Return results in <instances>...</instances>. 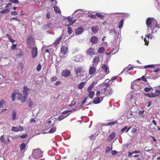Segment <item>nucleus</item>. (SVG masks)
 Returning <instances> with one entry per match:
<instances>
[{
  "label": "nucleus",
  "instance_id": "nucleus-1",
  "mask_svg": "<svg viewBox=\"0 0 160 160\" xmlns=\"http://www.w3.org/2000/svg\"><path fill=\"white\" fill-rule=\"evenodd\" d=\"M30 89L27 86H24L23 90L22 91L23 93L25 95L22 97V94L20 93L18 94V98L22 102L24 103L26 99L28 97V95L29 93Z\"/></svg>",
  "mask_w": 160,
  "mask_h": 160
},
{
  "label": "nucleus",
  "instance_id": "nucleus-2",
  "mask_svg": "<svg viewBox=\"0 0 160 160\" xmlns=\"http://www.w3.org/2000/svg\"><path fill=\"white\" fill-rule=\"evenodd\" d=\"M26 41L27 46L30 48H32L35 44V41L31 35H29L28 36L26 39Z\"/></svg>",
  "mask_w": 160,
  "mask_h": 160
},
{
  "label": "nucleus",
  "instance_id": "nucleus-3",
  "mask_svg": "<svg viewBox=\"0 0 160 160\" xmlns=\"http://www.w3.org/2000/svg\"><path fill=\"white\" fill-rule=\"evenodd\" d=\"M145 95L148 97L152 98H154L156 97H160V90L156 89L154 92H152L150 93H146Z\"/></svg>",
  "mask_w": 160,
  "mask_h": 160
},
{
  "label": "nucleus",
  "instance_id": "nucleus-4",
  "mask_svg": "<svg viewBox=\"0 0 160 160\" xmlns=\"http://www.w3.org/2000/svg\"><path fill=\"white\" fill-rule=\"evenodd\" d=\"M32 156L34 159H38L42 157V153L39 149L34 150L33 152Z\"/></svg>",
  "mask_w": 160,
  "mask_h": 160
},
{
  "label": "nucleus",
  "instance_id": "nucleus-5",
  "mask_svg": "<svg viewBox=\"0 0 160 160\" xmlns=\"http://www.w3.org/2000/svg\"><path fill=\"white\" fill-rule=\"evenodd\" d=\"M155 19L152 18H148L146 20V24L147 28H151L153 25V22Z\"/></svg>",
  "mask_w": 160,
  "mask_h": 160
},
{
  "label": "nucleus",
  "instance_id": "nucleus-6",
  "mask_svg": "<svg viewBox=\"0 0 160 160\" xmlns=\"http://www.w3.org/2000/svg\"><path fill=\"white\" fill-rule=\"evenodd\" d=\"M87 55L92 56L95 54V49L92 47L90 48L86 51Z\"/></svg>",
  "mask_w": 160,
  "mask_h": 160
},
{
  "label": "nucleus",
  "instance_id": "nucleus-7",
  "mask_svg": "<svg viewBox=\"0 0 160 160\" xmlns=\"http://www.w3.org/2000/svg\"><path fill=\"white\" fill-rule=\"evenodd\" d=\"M107 88H103V90L104 91V93L105 94L106 96H108L111 95L113 92V91L112 88H109L108 90H107Z\"/></svg>",
  "mask_w": 160,
  "mask_h": 160
},
{
  "label": "nucleus",
  "instance_id": "nucleus-8",
  "mask_svg": "<svg viewBox=\"0 0 160 160\" xmlns=\"http://www.w3.org/2000/svg\"><path fill=\"white\" fill-rule=\"evenodd\" d=\"M68 48L67 46L62 45L61 48V52L63 55H65L68 52Z\"/></svg>",
  "mask_w": 160,
  "mask_h": 160
},
{
  "label": "nucleus",
  "instance_id": "nucleus-9",
  "mask_svg": "<svg viewBox=\"0 0 160 160\" xmlns=\"http://www.w3.org/2000/svg\"><path fill=\"white\" fill-rule=\"evenodd\" d=\"M82 71V68L81 67H78L77 68H75L74 69V72L75 74L77 75L76 77V78H78L80 75H78V74H80Z\"/></svg>",
  "mask_w": 160,
  "mask_h": 160
},
{
  "label": "nucleus",
  "instance_id": "nucleus-10",
  "mask_svg": "<svg viewBox=\"0 0 160 160\" xmlns=\"http://www.w3.org/2000/svg\"><path fill=\"white\" fill-rule=\"evenodd\" d=\"M32 57V58H35L37 55L38 48L36 47H34L32 48L31 51Z\"/></svg>",
  "mask_w": 160,
  "mask_h": 160
},
{
  "label": "nucleus",
  "instance_id": "nucleus-11",
  "mask_svg": "<svg viewBox=\"0 0 160 160\" xmlns=\"http://www.w3.org/2000/svg\"><path fill=\"white\" fill-rule=\"evenodd\" d=\"M100 62V58L99 56H96L93 58L92 61V66H97Z\"/></svg>",
  "mask_w": 160,
  "mask_h": 160
},
{
  "label": "nucleus",
  "instance_id": "nucleus-12",
  "mask_svg": "<svg viewBox=\"0 0 160 160\" xmlns=\"http://www.w3.org/2000/svg\"><path fill=\"white\" fill-rule=\"evenodd\" d=\"M104 97H96L93 101V103L95 104H97L100 103L103 100Z\"/></svg>",
  "mask_w": 160,
  "mask_h": 160
},
{
  "label": "nucleus",
  "instance_id": "nucleus-13",
  "mask_svg": "<svg viewBox=\"0 0 160 160\" xmlns=\"http://www.w3.org/2000/svg\"><path fill=\"white\" fill-rule=\"evenodd\" d=\"M96 66H90L89 69V74L90 75H93L96 72Z\"/></svg>",
  "mask_w": 160,
  "mask_h": 160
},
{
  "label": "nucleus",
  "instance_id": "nucleus-14",
  "mask_svg": "<svg viewBox=\"0 0 160 160\" xmlns=\"http://www.w3.org/2000/svg\"><path fill=\"white\" fill-rule=\"evenodd\" d=\"M62 75L63 77L66 78L68 77L70 74V72L68 69L63 70L61 72Z\"/></svg>",
  "mask_w": 160,
  "mask_h": 160
},
{
  "label": "nucleus",
  "instance_id": "nucleus-15",
  "mask_svg": "<svg viewBox=\"0 0 160 160\" xmlns=\"http://www.w3.org/2000/svg\"><path fill=\"white\" fill-rule=\"evenodd\" d=\"M23 127L21 126L17 127L13 126L11 130L12 131H15V132H17L19 131H22L23 130Z\"/></svg>",
  "mask_w": 160,
  "mask_h": 160
},
{
  "label": "nucleus",
  "instance_id": "nucleus-16",
  "mask_svg": "<svg viewBox=\"0 0 160 160\" xmlns=\"http://www.w3.org/2000/svg\"><path fill=\"white\" fill-rule=\"evenodd\" d=\"M62 38V36L61 35L60 36V37L57 39L55 42H53L52 44L55 46L56 47L58 46V45L59 44V42H60Z\"/></svg>",
  "mask_w": 160,
  "mask_h": 160
},
{
  "label": "nucleus",
  "instance_id": "nucleus-17",
  "mask_svg": "<svg viewBox=\"0 0 160 160\" xmlns=\"http://www.w3.org/2000/svg\"><path fill=\"white\" fill-rule=\"evenodd\" d=\"M67 19H68V22H69V24L67 25L68 26H70L72 25L76 22L75 20H73L72 17H68L67 18Z\"/></svg>",
  "mask_w": 160,
  "mask_h": 160
},
{
  "label": "nucleus",
  "instance_id": "nucleus-18",
  "mask_svg": "<svg viewBox=\"0 0 160 160\" xmlns=\"http://www.w3.org/2000/svg\"><path fill=\"white\" fill-rule=\"evenodd\" d=\"M102 69L104 71V72L106 74H108L109 72V68L105 64H103L102 66Z\"/></svg>",
  "mask_w": 160,
  "mask_h": 160
},
{
  "label": "nucleus",
  "instance_id": "nucleus-19",
  "mask_svg": "<svg viewBox=\"0 0 160 160\" xmlns=\"http://www.w3.org/2000/svg\"><path fill=\"white\" fill-rule=\"evenodd\" d=\"M83 28L82 27H79L76 29L75 33L76 34L79 35L83 32Z\"/></svg>",
  "mask_w": 160,
  "mask_h": 160
},
{
  "label": "nucleus",
  "instance_id": "nucleus-20",
  "mask_svg": "<svg viewBox=\"0 0 160 160\" xmlns=\"http://www.w3.org/2000/svg\"><path fill=\"white\" fill-rule=\"evenodd\" d=\"M115 133L113 132L110 134L107 138V141L108 142H111L115 137Z\"/></svg>",
  "mask_w": 160,
  "mask_h": 160
},
{
  "label": "nucleus",
  "instance_id": "nucleus-21",
  "mask_svg": "<svg viewBox=\"0 0 160 160\" xmlns=\"http://www.w3.org/2000/svg\"><path fill=\"white\" fill-rule=\"evenodd\" d=\"M98 40V38L96 36H92L91 38L90 41L92 44L96 43Z\"/></svg>",
  "mask_w": 160,
  "mask_h": 160
},
{
  "label": "nucleus",
  "instance_id": "nucleus-22",
  "mask_svg": "<svg viewBox=\"0 0 160 160\" xmlns=\"http://www.w3.org/2000/svg\"><path fill=\"white\" fill-rule=\"evenodd\" d=\"M55 123H53L51 125L53 127L49 130V133H53L56 131L57 130V128L56 127H54Z\"/></svg>",
  "mask_w": 160,
  "mask_h": 160
},
{
  "label": "nucleus",
  "instance_id": "nucleus-23",
  "mask_svg": "<svg viewBox=\"0 0 160 160\" xmlns=\"http://www.w3.org/2000/svg\"><path fill=\"white\" fill-rule=\"evenodd\" d=\"M118 123L116 121H114L110 122L108 123H106L105 124V126H113L115 124H117Z\"/></svg>",
  "mask_w": 160,
  "mask_h": 160
},
{
  "label": "nucleus",
  "instance_id": "nucleus-24",
  "mask_svg": "<svg viewBox=\"0 0 160 160\" xmlns=\"http://www.w3.org/2000/svg\"><path fill=\"white\" fill-rule=\"evenodd\" d=\"M91 29L93 32L96 33L98 31L99 28L97 26H93L91 28Z\"/></svg>",
  "mask_w": 160,
  "mask_h": 160
},
{
  "label": "nucleus",
  "instance_id": "nucleus-25",
  "mask_svg": "<svg viewBox=\"0 0 160 160\" xmlns=\"http://www.w3.org/2000/svg\"><path fill=\"white\" fill-rule=\"evenodd\" d=\"M96 83L95 82H93L88 87L87 89V91L88 92H90L91 91L92 89L93 88L94 85H95Z\"/></svg>",
  "mask_w": 160,
  "mask_h": 160
},
{
  "label": "nucleus",
  "instance_id": "nucleus-26",
  "mask_svg": "<svg viewBox=\"0 0 160 160\" xmlns=\"http://www.w3.org/2000/svg\"><path fill=\"white\" fill-rule=\"evenodd\" d=\"M96 17H97L98 18H99L102 20H104L105 16L101 14L100 13L97 12L96 14Z\"/></svg>",
  "mask_w": 160,
  "mask_h": 160
},
{
  "label": "nucleus",
  "instance_id": "nucleus-27",
  "mask_svg": "<svg viewBox=\"0 0 160 160\" xmlns=\"http://www.w3.org/2000/svg\"><path fill=\"white\" fill-rule=\"evenodd\" d=\"M12 120H14L16 119L17 116V112L15 110H13L12 112Z\"/></svg>",
  "mask_w": 160,
  "mask_h": 160
},
{
  "label": "nucleus",
  "instance_id": "nucleus-28",
  "mask_svg": "<svg viewBox=\"0 0 160 160\" xmlns=\"http://www.w3.org/2000/svg\"><path fill=\"white\" fill-rule=\"evenodd\" d=\"M69 115V114H68L67 115H64L63 114H62L61 115H60L58 118V120L59 121H61L64 119L65 118H66Z\"/></svg>",
  "mask_w": 160,
  "mask_h": 160
},
{
  "label": "nucleus",
  "instance_id": "nucleus-29",
  "mask_svg": "<svg viewBox=\"0 0 160 160\" xmlns=\"http://www.w3.org/2000/svg\"><path fill=\"white\" fill-rule=\"evenodd\" d=\"M26 147V144L24 143H22L20 146V150L21 151H23L24 150Z\"/></svg>",
  "mask_w": 160,
  "mask_h": 160
},
{
  "label": "nucleus",
  "instance_id": "nucleus-30",
  "mask_svg": "<svg viewBox=\"0 0 160 160\" xmlns=\"http://www.w3.org/2000/svg\"><path fill=\"white\" fill-rule=\"evenodd\" d=\"M53 8L55 12L56 13H58L60 14L61 13V11L58 7L57 6H54L53 7Z\"/></svg>",
  "mask_w": 160,
  "mask_h": 160
},
{
  "label": "nucleus",
  "instance_id": "nucleus-31",
  "mask_svg": "<svg viewBox=\"0 0 160 160\" xmlns=\"http://www.w3.org/2000/svg\"><path fill=\"white\" fill-rule=\"evenodd\" d=\"M124 23V20L122 19L118 22V28L120 30L122 28Z\"/></svg>",
  "mask_w": 160,
  "mask_h": 160
},
{
  "label": "nucleus",
  "instance_id": "nucleus-32",
  "mask_svg": "<svg viewBox=\"0 0 160 160\" xmlns=\"http://www.w3.org/2000/svg\"><path fill=\"white\" fill-rule=\"evenodd\" d=\"M76 108H77L76 109H75L73 110H66L62 113V114H63L64 115V114H68L69 112H72V111H76L78 109H80V108H78L77 107Z\"/></svg>",
  "mask_w": 160,
  "mask_h": 160
},
{
  "label": "nucleus",
  "instance_id": "nucleus-33",
  "mask_svg": "<svg viewBox=\"0 0 160 160\" xmlns=\"http://www.w3.org/2000/svg\"><path fill=\"white\" fill-rule=\"evenodd\" d=\"M89 92V97L91 98L92 99L93 98V97L95 95V93L94 91H90V92Z\"/></svg>",
  "mask_w": 160,
  "mask_h": 160
},
{
  "label": "nucleus",
  "instance_id": "nucleus-34",
  "mask_svg": "<svg viewBox=\"0 0 160 160\" xmlns=\"http://www.w3.org/2000/svg\"><path fill=\"white\" fill-rule=\"evenodd\" d=\"M130 128H131L129 127V128L127 129V126H125L122 129V130L121 131V132H122V133L125 130H126L125 132H128V131L129 130Z\"/></svg>",
  "mask_w": 160,
  "mask_h": 160
},
{
  "label": "nucleus",
  "instance_id": "nucleus-35",
  "mask_svg": "<svg viewBox=\"0 0 160 160\" xmlns=\"http://www.w3.org/2000/svg\"><path fill=\"white\" fill-rule=\"evenodd\" d=\"M85 82H81L78 85V88L79 89H82L83 86L85 85Z\"/></svg>",
  "mask_w": 160,
  "mask_h": 160
},
{
  "label": "nucleus",
  "instance_id": "nucleus-36",
  "mask_svg": "<svg viewBox=\"0 0 160 160\" xmlns=\"http://www.w3.org/2000/svg\"><path fill=\"white\" fill-rule=\"evenodd\" d=\"M105 51V49L103 47H102L99 48L98 50V52L99 53H102L104 52Z\"/></svg>",
  "mask_w": 160,
  "mask_h": 160
},
{
  "label": "nucleus",
  "instance_id": "nucleus-37",
  "mask_svg": "<svg viewBox=\"0 0 160 160\" xmlns=\"http://www.w3.org/2000/svg\"><path fill=\"white\" fill-rule=\"evenodd\" d=\"M4 137L3 135L1 136L0 138V142L3 143H6V141L4 140Z\"/></svg>",
  "mask_w": 160,
  "mask_h": 160
},
{
  "label": "nucleus",
  "instance_id": "nucleus-38",
  "mask_svg": "<svg viewBox=\"0 0 160 160\" xmlns=\"http://www.w3.org/2000/svg\"><path fill=\"white\" fill-rule=\"evenodd\" d=\"M5 104L6 102L5 100L3 99L1 100L0 101V107H2Z\"/></svg>",
  "mask_w": 160,
  "mask_h": 160
},
{
  "label": "nucleus",
  "instance_id": "nucleus-39",
  "mask_svg": "<svg viewBox=\"0 0 160 160\" xmlns=\"http://www.w3.org/2000/svg\"><path fill=\"white\" fill-rule=\"evenodd\" d=\"M144 112V110L141 111L140 110L139 111L138 114L139 115L142 117V118H143L144 117V115H143Z\"/></svg>",
  "mask_w": 160,
  "mask_h": 160
},
{
  "label": "nucleus",
  "instance_id": "nucleus-40",
  "mask_svg": "<svg viewBox=\"0 0 160 160\" xmlns=\"http://www.w3.org/2000/svg\"><path fill=\"white\" fill-rule=\"evenodd\" d=\"M9 12V10L6 9L0 11V13L5 14L8 13Z\"/></svg>",
  "mask_w": 160,
  "mask_h": 160
},
{
  "label": "nucleus",
  "instance_id": "nucleus-41",
  "mask_svg": "<svg viewBox=\"0 0 160 160\" xmlns=\"http://www.w3.org/2000/svg\"><path fill=\"white\" fill-rule=\"evenodd\" d=\"M88 18H91L92 19H96V15H92V14H88L87 16Z\"/></svg>",
  "mask_w": 160,
  "mask_h": 160
},
{
  "label": "nucleus",
  "instance_id": "nucleus-42",
  "mask_svg": "<svg viewBox=\"0 0 160 160\" xmlns=\"http://www.w3.org/2000/svg\"><path fill=\"white\" fill-rule=\"evenodd\" d=\"M155 65H147L144 66V68H153L154 67Z\"/></svg>",
  "mask_w": 160,
  "mask_h": 160
},
{
  "label": "nucleus",
  "instance_id": "nucleus-43",
  "mask_svg": "<svg viewBox=\"0 0 160 160\" xmlns=\"http://www.w3.org/2000/svg\"><path fill=\"white\" fill-rule=\"evenodd\" d=\"M68 27V32L69 34H71L72 33L73 31H72V28L69 26Z\"/></svg>",
  "mask_w": 160,
  "mask_h": 160
},
{
  "label": "nucleus",
  "instance_id": "nucleus-44",
  "mask_svg": "<svg viewBox=\"0 0 160 160\" xmlns=\"http://www.w3.org/2000/svg\"><path fill=\"white\" fill-rule=\"evenodd\" d=\"M52 122V121H51V119H48V121L46 123V125H47V128H49V127H48V126H49V125L51 124Z\"/></svg>",
  "mask_w": 160,
  "mask_h": 160
},
{
  "label": "nucleus",
  "instance_id": "nucleus-45",
  "mask_svg": "<svg viewBox=\"0 0 160 160\" xmlns=\"http://www.w3.org/2000/svg\"><path fill=\"white\" fill-rule=\"evenodd\" d=\"M58 80V78L56 76L53 77L51 78V80L52 82L56 81Z\"/></svg>",
  "mask_w": 160,
  "mask_h": 160
},
{
  "label": "nucleus",
  "instance_id": "nucleus-46",
  "mask_svg": "<svg viewBox=\"0 0 160 160\" xmlns=\"http://www.w3.org/2000/svg\"><path fill=\"white\" fill-rule=\"evenodd\" d=\"M9 2L13 3H18L19 2L18 0H9Z\"/></svg>",
  "mask_w": 160,
  "mask_h": 160
},
{
  "label": "nucleus",
  "instance_id": "nucleus-47",
  "mask_svg": "<svg viewBox=\"0 0 160 160\" xmlns=\"http://www.w3.org/2000/svg\"><path fill=\"white\" fill-rule=\"evenodd\" d=\"M152 89V88L146 87L144 88V90L145 92H148L150 91Z\"/></svg>",
  "mask_w": 160,
  "mask_h": 160
},
{
  "label": "nucleus",
  "instance_id": "nucleus-48",
  "mask_svg": "<svg viewBox=\"0 0 160 160\" xmlns=\"http://www.w3.org/2000/svg\"><path fill=\"white\" fill-rule=\"evenodd\" d=\"M112 150V148H110L109 147H108L106 148V153H107L108 152H110Z\"/></svg>",
  "mask_w": 160,
  "mask_h": 160
},
{
  "label": "nucleus",
  "instance_id": "nucleus-49",
  "mask_svg": "<svg viewBox=\"0 0 160 160\" xmlns=\"http://www.w3.org/2000/svg\"><path fill=\"white\" fill-rule=\"evenodd\" d=\"M148 40H149V39L148 38V39L147 40V39L145 38H144V41L145 42V45H147V46H148V44L149 43V42H148Z\"/></svg>",
  "mask_w": 160,
  "mask_h": 160
},
{
  "label": "nucleus",
  "instance_id": "nucleus-50",
  "mask_svg": "<svg viewBox=\"0 0 160 160\" xmlns=\"http://www.w3.org/2000/svg\"><path fill=\"white\" fill-rule=\"evenodd\" d=\"M41 67H42V66H41V64H39L38 65L37 68V70L38 71H40V70L41 69Z\"/></svg>",
  "mask_w": 160,
  "mask_h": 160
},
{
  "label": "nucleus",
  "instance_id": "nucleus-51",
  "mask_svg": "<svg viewBox=\"0 0 160 160\" xmlns=\"http://www.w3.org/2000/svg\"><path fill=\"white\" fill-rule=\"evenodd\" d=\"M12 20H16L18 22H20V20L18 19V18H17V17L15 18H11L10 21H12Z\"/></svg>",
  "mask_w": 160,
  "mask_h": 160
},
{
  "label": "nucleus",
  "instance_id": "nucleus-52",
  "mask_svg": "<svg viewBox=\"0 0 160 160\" xmlns=\"http://www.w3.org/2000/svg\"><path fill=\"white\" fill-rule=\"evenodd\" d=\"M101 94V92H100V91H98L96 92V96L97 97H100L99 96Z\"/></svg>",
  "mask_w": 160,
  "mask_h": 160
},
{
  "label": "nucleus",
  "instance_id": "nucleus-53",
  "mask_svg": "<svg viewBox=\"0 0 160 160\" xmlns=\"http://www.w3.org/2000/svg\"><path fill=\"white\" fill-rule=\"evenodd\" d=\"M17 44H12V46L11 47V49L14 50L15 49H16Z\"/></svg>",
  "mask_w": 160,
  "mask_h": 160
},
{
  "label": "nucleus",
  "instance_id": "nucleus-54",
  "mask_svg": "<svg viewBox=\"0 0 160 160\" xmlns=\"http://www.w3.org/2000/svg\"><path fill=\"white\" fill-rule=\"evenodd\" d=\"M15 97L16 95L14 94H12L11 95V97L12 99V101H14L15 99Z\"/></svg>",
  "mask_w": 160,
  "mask_h": 160
},
{
  "label": "nucleus",
  "instance_id": "nucleus-55",
  "mask_svg": "<svg viewBox=\"0 0 160 160\" xmlns=\"http://www.w3.org/2000/svg\"><path fill=\"white\" fill-rule=\"evenodd\" d=\"M152 30V32H151V34H150V33H148V34H147V35H146V36H145V37H148V39H149V37H150V35H151V34H153V33H154V31H153V30Z\"/></svg>",
  "mask_w": 160,
  "mask_h": 160
},
{
  "label": "nucleus",
  "instance_id": "nucleus-56",
  "mask_svg": "<svg viewBox=\"0 0 160 160\" xmlns=\"http://www.w3.org/2000/svg\"><path fill=\"white\" fill-rule=\"evenodd\" d=\"M28 106L30 108L32 107V106L33 105V103L31 101V100H30V101L28 102Z\"/></svg>",
  "mask_w": 160,
  "mask_h": 160
},
{
  "label": "nucleus",
  "instance_id": "nucleus-57",
  "mask_svg": "<svg viewBox=\"0 0 160 160\" xmlns=\"http://www.w3.org/2000/svg\"><path fill=\"white\" fill-rule=\"evenodd\" d=\"M141 79L144 82H147V81L146 78H145L144 76H142L141 78Z\"/></svg>",
  "mask_w": 160,
  "mask_h": 160
},
{
  "label": "nucleus",
  "instance_id": "nucleus-58",
  "mask_svg": "<svg viewBox=\"0 0 160 160\" xmlns=\"http://www.w3.org/2000/svg\"><path fill=\"white\" fill-rule=\"evenodd\" d=\"M11 14L12 15H16L18 14V13L14 11L12 12Z\"/></svg>",
  "mask_w": 160,
  "mask_h": 160
},
{
  "label": "nucleus",
  "instance_id": "nucleus-59",
  "mask_svg": "<svg viewBox=\"0 0 160 160\" xmlns=\"http://www.w3.org/2000/svg\"><path fill=\"white\" fill-rule=\"evenodd\" d=\"M27 137L28 135L27 134L24 135H22L20 136V137L21 138H25Z\"/></svg>",
  "mask_w": 160,
  "mask_h": 160
},
{
  "label": "nucleus",
  "instance_id": "nucleus-60",
  "mask_svg": "<svg viewBox=\"0 0 160 160\" xmlns=\"http://www.w3.org/2000/svg\"><path fill=\"white\" fill-rule=\"evenodd\" d=\"M6 35L8 37V38L9 41L12 39V37L9 34H7Z\"/></svg>",
  "mask_w": 160,
  "mask_h": 160
},
{
  "label": "nucleus",
  "instance_id": "nucleus-61",
  "mask_svg": "<svg viewBox=\"0 0 160 160\" xmlns=\"http://www.w3.org/2000/svg\"><path fill=\"white\" fill-rule=\"evenodd\" d=\"M46 17L48 19H49L50 17V13L49 12H48L46 14Z\"/></svg>",
  "mask_w": 160,
  "mask_h": 160
},
{
  "label": "nucleus",
  "instance_id": "nucleus-62",
  "mask_svg": "<svg viewBox=\"0 0 160 160\" xmlns=\"http://www.w3.org/2000/svg\"><path fill=\"white\" fill-rule=\"evenodd\" d=\"M118 153V152L115 150H113L112 152V154L113 155H116Z\"/></svg>",
  "mask_w": 160,
  "mask_h": 160
},
{
  "label": "nucleus",
  "instance_id": "nucleus-63",
  "mask_svg": "<svg viewBox=\"0 0 160 160\" xmlns=\"http://www.w3.org/2000/svg\"><path fill=\"white\" fill-rule=\"evenodd\" d=\"M18 93V90H16L13 92L12 94H14L15 95H16Z\"/></svg>",
  "mask_w": 160,
  "mask_h": 160
},
{
  "label": "nucleus",
  "instance_id": "nucleus-64",
  "mask_svg": "<svg viewBox=\"0 0 160 160\" xmlns=\"http://www.w3.org/2000/svg\"><path fill=\"white\" fill-rule=\"evenodd\" d=\"M87 99L86 98H85L84 99H83V101H82V105H83L85 103L86 101H87Z\"/></svg>",
  "mask_w": 160,
  "mask_h": 160
}]
</instances>
